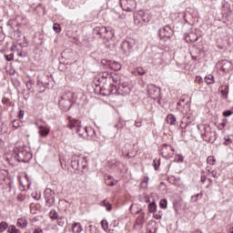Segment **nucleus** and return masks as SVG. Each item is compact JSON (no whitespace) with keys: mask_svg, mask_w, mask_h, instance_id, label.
Returning <instances> with one entry per match:
<instances>
[{"mask_svg":"<svg viewBox=\"0 0 233 233\" xmlns=\"http://www.w3.org/2000/svg\"><path fill=\"white\" fill-rule=\"evenodd\" d=\"M228 123V119L223 118L221 123L218 124V130H223L227 127Z\"/></svg>","mask_w":233,"mask_h":233,"instance_id":"2f4dec72","label":"nucleus"},{"mask_svg":"<svg viewBox=\"0 0 233 233\" xmlns=\"http://www.w3.org/2000/svg\"><path fill=\"white\" fill-rule=\"evenodd\" d=\"M115 128L119 130V128H123V126H119V124L115 125Z\"/></svg>","mask_w":233,"mask_h":233,"instance_id":"052dcab7","label":"nucleus"},{"mask_svg":"<svg viewBox=\"0 0 233 233\" xmlns=\"http://www.w3.org/2000/svg\"><path fill=\"white\" fill-rule=\"evenodd\" d=\"M37 81H38V83H41V80H40V76H37Z\"/></svg>","mask_w":233,"mask_h":233,"instance_id":"69168bd1","label":"nucleus"},{"mask_svg":"<svg viewBox=\"0 0 233 233\" xmlns=\"http://www.w3.org/2000/svg\"><path fill=\"white\" fill-rule=\"evenodd\" d=\"M106 76H108L107 74H103L102 77H96L95 79V92H97L99 90V88H97V85H99L100 86H105V85L106 84Z\"/></svg>","mask_w":233,"mask_h":233,"instance_id":"dca6fc26","label":"nucleus"},{"mask_svg":"<svg viewBox=\"0 0 233 233\" xmlns=\"http://www.w3.org/2000/svg\"><path fill=\"white\" fill-rule=\"evenodd\" d=\"M195 83H198V85H201L203 83V77L196 76Z\"/></svg>","mask_w":233,"mask_h":233,"instance_id":"864d4df0","label":"nucleus"},{"mask_svg":"<svg viewBox=\"0 0 233 233\" xmlns=\"http://www.w3.org/2000/svg\"><path fill=\"white\" fill-rule=\"evenodd\" d=\"M176 121H177L176 116L168 115L167 116V122L168 123V125H176Z\"/></svg>","mask_w":233,"mask_h":233,"instance_id":"cd10ccee","label":"nucleus"},{"mask_svg":"<svg viewBox=\"0 0 233 233\" xmlns=\"http://www.w3.org/2000/svg\"><path fill=\"white\" fill-rule=\"evenodd\" d=\"M27 83L32 86V85H34V80L30 79L29 81H27Z\"/></svg>","mask_w":233,"mask_h":233,"instance_id":"680f3d73","label":"nucleus"},{"mask_svg":"<svg viewBox=\"0 0 233 233\" xmlns=\"http://www.w3.org/2000/svg\"><path fill=\"white\" fill-rule=\"evenodd\" d=\"M57 219H58L57 225L59 227H64L65 226V217H59Z\"/></svg>","mask_w":233,"mask_h":233,"instance_id":"a18cd8bd","label":"nucleus"},{"mask_svg":"<svg viewBox=\"0 0 233 233\" xmlns=\"http://www.w3.org/2000/svg\"><path fill=\"white\" fill-rule=\"evenodd\" d=\"M221 95L227 99L228 97V86H225L224 89L221 90Z\"/></svg>","mask_w":233,"mask_h":233,"instance_id":"4c0bfd02","label":"nucleus"},{"mask_svg":"<svg viewBox=\"0 0 233 233\" xmlns=\"http://www.w3.org/2000/svg\"><path fill=\"white\" fill-rule=\"evenodd\" d=\"M229 233H233V227L229 228Z\"/></svg>","mask_w":233,"mask_h":233,"instance_id":"0e129e2a","label":"nucleus"},{"mask_svg":"<svg viewBox=\"0 0 233 233\" xmlns=\"http://www.w3.org/2000/svg\"><path fill=\"white\" fill-rule=\"evenodd\" d=\"M100 207H105L106 208L107 212H110L112 210V204L108 202V200H102L100 202Z\"/></svg>","mask_w":233,"mask_h":233,"instance_id":"b1692460","label":"nucleus"},{"mask_svg":"<svg viewBox=\"0 0 233 233\" xmlns=\"http://www.w3.org/2000/svg\"><path fill=\"white\" fill-rule=\"evenodd\" d=\"M145 224V212H139L138 217L137 218L136 225L138 227H143Z\"/></svg>","mask_w":233,"mask_h":233,"instance_id":"5701e85b","label":"nucleus"},{"mask_svg":"<svg viewBox=\"0 0 233 233\" xmlns=\"http://www.w3.org/2000/svg\"><path fill=\"white\" fill-rule=\"evenodd\" d=\"M134 76H145L147 71L143 67H137L135 71L132 72Z\"/></svg>","mask_w":233,"mask_h":233,"instance_id":"a878e982","label":"nucleus"},{"mask_svg":"<svg viewBox=\"0 0 233 233\" xmlns=\"http://www.w3.org/2000/svg\"><path fill=\"white\" fill-rule=\"evenodd\" d=\"M49 218L54 221L56 219H59V215L57 214V211H56V209H52L49 212Z\"/></svg>","mask_w":233,"mask_h":233,"instance_id":"c756f323","label":"nucleus"},{"mask_svg":"<svg viewBox=\"0 0 233 233\" xmlns=\"http://www.w3.org/2000/svg\"><path fill=\"white\" fill-rule=\"evenodd\" d=\"M147 96L151 97V99L157 100L161 97V88L154 84L147 85Z\"/></svg>","mask_w":233,"mask_h":233,"instance_id":"423d86ee","label":"nucleus"},{"mask_svg":"<svg viewBox=\"0 0 233 233\" xmlns=\"http://www.w3.org/2000/svg\"><path fill=\"white\" fill-rule=\"evenodd\" d=\"M158 35L160 39H165V37L170 39L174 35V30H172L170 25H165L162 29L158 30Z\"/></svg>","mask_w":233,"mask_h":233,"instance_id":"f8f14e48","label":"nucleus"},{"mask_svg":"<svg viewBox=\"0 0 233 233\" xmlns=\"http://www.w3.org/2000/svg\"><path fill=\"white\" fill-rule=\"evenodd\" d=\"M201 198V194H197L191 197V199L194 203L198 202V198Z\"/></svg>","mask_w":233,"mask_h":233,"instance_id":"603ef678","label":"nucleus"},{"mask_svg":"<svg viewBox=\"0 0 233 233\" xmlns=\"http://www.w3.org/2000/svg\"><path fill=\"white\" fill-rule=\"evenodd\" d=\"M7 233H21V230L17 229L15 226L11 225L7 229Z\"/></svg>","mask_w":233,"mask_h":233,"instance_id":"72a5a7b5","label":"nucleus"},{"mask_svg":"<svg viewBox=\"0 0 233 233\" xmlns=\"http://www.w3.org/2000/svg\"><path fill=\"white\" fill-rule=\"evenodd\" d=\"M72 232L73 233H81V232H83V226H81V223H79V222L73 223Z\"/></svg>","mask_w":233,"mask_h":233,"instance_id":"4be33fe9","label":"nucleus"},{"mask_svg":"<svg viewBox=\"0 0 233 233\" xmlns=\"http://www.w3.org/2000/svg\"><path fill=\"white\" fill-rule=\"evenodd\" d=\"M109 67H110L112 70H116V71L121 70V64H119L118 62L114 61V62H111V63L109 64Z\"/></svg>","mask_w":233,"mask_h":233,"instance_id":"393cba45","label":"nucleus"},{"mask_svg":"<svg viewBox=\"0 0 233 233\" xmlns=\"http://www.w3.org/2000/svg\"><path fill=\"white\" fill-rule=\"evenodd\" d=\"M101 227L105 232L108 230V221L106 219L101 220Z\"/></svg>","mask_w":233,"mask_h":233,"instance_id":"e433bc0d","label":"nucleus"},{"mask_svg":"<svg viewBox=\"0 0 233 233\" xmlns=\"http://www.w3.org/2000/svg\"><path fill=\"white\" fill-rule=\"evenodd\" d=\"M94 35H99V37H103V34H109L111 35V37H114V31L113 30H110L108 31L106 29V27L101 25V26H96L95 29H94Z\"/></svg>","mask_w":233,"mask_h":233,"instance_id":"4468645a","label":"nucleus"},{"mask_svg":"<svg viewBox=\"0 0 233 233\" xmlns=\"http://www.w3.org/2000/svg\"><path fill=\"white\" fill-rule=\"evenodd\" d=\"M205 83H207V85H214V83H215L214 76L208 75V76H206Z\"/></svg>","mask_w":233,"mask_h":233,"instance_id":"473e14b6","label":"nucleus"},{"mask_svg":"<svg viewBox=\"0 0 233 233\" xmlns=\"http://www.w3.org/2000/svg\"><path fill=\"white\" fill-rule=\"evenodd\" d=\"M217 68H219L224 74H228L232 70V64L227 59L218 60L216 64Z\"/></svg>","mask_w":233,"mask_h":233,"instance_id":"1a4fd4ad","label":"nucleus"},{"mask_svg":"<svg viewBox=\"0 0 233 233\" xmlns=\"http://www.w3.org/2000/svg\"><path fill=\"white\" fill-rule=\"evenodd\" d=\"M16 227L22 229L26 228V227H28V220H26V218H18L16 222Z\"/></svg>","mask_w":233,"mask_h":233,"instance_id":"412c9836","label":"nucleus"},{"mask_svg":"<svg viewBox=\"0 0 233 233\" xmlns=\"http://www.w3.org/2000/svg\"><path fill=\"white\" fill-rule=\"evenodd\" d=\"M106 185H107V187H114L116 185L112 180V177L107 176V178L106 179Z\"/></svg>","mask_w":233,"mask_h":233,"instance_id":"ea45409f","label":"nucleus"},{"mask_svg":"<svg viewBox=\"0 0 233 233\" xmlns=\"http://www.w3.org/2000/svg\"><path fill=\"white\" fill-rule=\"evenodd\" d=\"M6 228H9L8 223H6L5 221H2L0 223V233L5 232Z\"/></svg>","mask_w":233,"mask_h":233,"instance_id":"c9c22d12","label":"nucleus"},{"mask_svg":"<svg viewBox=\"0 0 233 233\" xmlns=\"http://www.w3.org/2000/svg\"><path fill=\"white\" fill-rule=\"evenodd\" d=\"M17 201H25V199H26V197L23 194V193H20L17 195Z\"/></svg>","mask_w":233,"mask_h":233,"instance_id":"49530a36","label":"nucleus"},{"mask_svg":"<svg viewBox=\"0 0 233 233\" xmlns=\"http://www.w3.org/2000/svg\"><path fill=\"white\" fill-rule=\"evenodd\" d=\"M14 154L15 159L19 163H28L32 159V153L26 147H15Z\"/></svg>","mask_w":233,"mask_h":233,"instance_id":"f257e3e1","label":"nucleus"},{"mask_svg":"<svg viewBox=\"0 0 233 233\" xmlns=\"http://www.w3.org/2000/svg\"><path fill=\"white\" fill-rule=\"evenodd\" d=\"M44 198L46 200V207H54V203H56V193L54 190L50 188H46L44 192Z\"/></svg>","mask_w":233,"mask_h":233,"instance_id":"0eeeda50","label":"nucleus"},{"mask_svg":"<svg viewBox=\"0 0 233 233\" xmlns=\"http://www.w3.org/2000/svg\"><path fill=\"white\" fill-rule=\"evenodd\" d=\"M79 163H80V157L76 155H73L71 157V167L75 170H79Z\"/></svg>","mask_w":233,"mask_h":233,"instance_id":"6ab92c4d","label":"nucleus"},{"mask_svg":"<svg viewBox=\"0 0 233 233\" xmlns=\"http://www.w3.org/2000/svg\"><path fill=\"white\" fill-rule=\"evenodd\" d=\"M58 106L60 110L63 112H68L70 108H72V101L70 99H65L64 97H60L58 100Z\"/></svg>","mask_w":233,"mask_h":233,"instance_id":"ddd939ff","label":"nucleus"},{"mask_svg":"<svg viewBox=\"0 0 233 233\" xmlns=\"http://www.w3.org/2000/svg\"><path fill=\"white\" fill-rule=\"evenodd\" d=\"M154 218H155V219H161V215H159V214H155V215H154Z\"/></svg>","mask_w":233,"mask_h":233,"instance_id":"13d9d810","label":"nucleus"},{"mask_svg":"<svg viewBox=\"0 0 233 233\" xmlns=\"http://www.w3.org/2000/svg\"><path fill=\"white\" fill-rule=\"evenodd\" d=\"M77 135L83 139H94L96 130L90 127H84L77 129Z\"/></svg>","mask_w":233,"mask_h":233,"instance_id":"39448f33","label":"nucleus"},{"mask_svg":"<svg viewBox=\"0 0 233 233\" xmlns=\"http://www.w3.org/2000/svg\"><path fill=\"white\" fill-rule=\"evenodd\" d=\"M38 134H39L40 137H46V136H48V134H50V127L39 126L38 127Z\"/></svg>","mask_w":233,"mask_h":233,"instance_id":"aec40b11","label":"nucleus"},{"mask_svg":"<svg viewBox=\"0 0 233 233\" xmlns=\"http://www.w3.org/2000/svg\"><path fill=\"white\" fill-rule=\"evenodd\" d=\"M142 183H148V177H147L146 179H144V181H142Z\"/></svg>","mask_w":233,"mask_h":233,"instance_id":"e2e57ef3","label":"nucleus"},{"mask_svg":"<svg viewBox=\"0 0 233 233\" xmlns=\"http://www.w3.org/2000/svg\"><path fill=\"white\" fill-rule=\"evenodd\" d=\"M207 162L208 165H215L216 163V158L213 157V156H209L208 158H207Z\"/></svg>","mask_w":233,"mask_h":233,"instance_id":"c03bdc74","label":"nucleus"},{"mask_svg":"<svg viewBox=\"0 0 233 233\" xmlns=\"http://www.w3.org/2000/svg\"><path fill=\"white\" fill-rule=\"evenodd\" d=\"M185 39L187 43H196L199 39V35H198V33L196 31H191L187 34H185Z\"/></svg>","mask_w":233,"mask_h":233,"instance_id":"2eb2a0df","label":"nucleus"},{"mask_svg":"<svg viewBox=\"0 0 233 233\" xmlns=\"http://www.w3.org/2000/svg\"><path fill=\"white\" fill-rule=\"evenodd\" d=\"M135 127L137 128H141L142 127V122L141 121H135Z\"/></svg>","mask_w":233,"mask_h":233,"instance_id":"5fc2aeb1","label":"nucleus"},{"mask_svg":"<svg viewBox=\"0 0 233 233\" xmlns=\"http://www.w3.org/2000/svg\"><path fill=\"white\" fill-rule=\"evenodd\" d=\"M138 45L139 44L137 43V40L134 38H127L124 40L121 44V50L124 56H126V57H128V56H130L132 52H134L135 48H137Z\"/></svg>","mask_w":233,"mask_h":233,"instance_id":"f03ea898","label":"nucleus"},{"mask_svg":"<svg viewBox=\"0 0 233 233\" xmlns=\"http://www.w3.org/2000/svg\"><path fill=\"white\" fill-rule=\"evenodd\" d=\"M18 119H23L25 117V110L20 109L17 115Z\"/></svg>","mask_w":233,"mask_h":233,"instance_id":"de8ad7c7","label":"nucleus"},{"mask_svg":"<svg viewBox=\"0 0 233 233\" xmlns=\"http://www.w3.org/2000/svg\"><path fill=\"white\" fill-rule=\"evenodd\" d=\"M96 88H98L96 92L102 96H119V86L114 84H110L108 87L96 84Z\"/></svg>","mask_w":233,"mask_h":233,"instance_id":"20e7f679","label":"nucleus"},{"mask_svg":"<svg viewBox=\"0 0 233 233\" xmlns=\"http://www.w3.org/2000/svg\"><path fill=\"white\" fill-rule=\"evenodd\" d=\"M198 128H202L204 130V133L201 135L203 141H206L207 143H214L216 139H218V133H216L215 130H212L210 127L201 125L198 126Z\"/></svg>","mask_w":233,"mask_h":233,"instance_id":"7ed1b4c3","label":"nucleus"},{"mask_svg":"<svg viewBox=\"0 0 233 233\" xmlns=\"http://www.w3.org/2000/svg\"><path fill=\"white\" fill-rule=\"evenodd\" d=\"M120 6L125 12H134L136 0H120Z\"/></svg>","mask_w":233,"mask_h":233,"instance_id":"9b49d317","label":"nucleus"},{"mask_svg":"<svg viewBox=\"0 0 233 233\" xmlns=\"http://www.w3.org/2000/svg\"><path fill=\"white\" fill-rule=\"evenodd\" d=\"M111 78L116 85H121V76L119 75L115 74L111 76Z\"/></svg>","mask_w":233,"mask_h":233,"instance_id":"f704fd0d","label":"nucleus"},{"mask_svg":"<svg viewBox=\"0 0 233 233\" xmlns=\"http://www.w3.org/2000/svg\"><path fill=\"white\" fill-rule=\"evenodd\" d=\"M18 57H26V53L23 52V50H17Z\"/></svg>","mask_w":233,"mask_h":233,"instance_id":"09e8293b","label":"nucleus"},{"mask_svg":"<svg viewBox=\"0 0 233 233\" xmlns=\"http://www.w3.org/2000/svg\"><path fill=\"white\" fill-rule=\"evenodd\" d=\"M33 233H43V229L36 228Z\"/></svg>","mask_w":233,"mask_h":233,"instance_id":"4d7b16f0","label":"nucleus"},{"mask_svg":"<svg viewBox=\"0 0 233 233\" xmlns=\"http://www.w3.org/2000/svg\"><path fill=\"white\" fill-rule=\"evenodd\" d=\"M159 165H161V158L153 160V167L155 170H157L159 168Z\"/></svg>","mask_w":233,"mask_h":233,"instance_id":"58836bf2","label":"nucleus"},{"mask_svg":"<svg viewBox=\"0 0 233 233\" xmlns=\"http://www.w3.org/2000/svg\"><path fill=\"white\" fill-rule=\"evenodd\" d=\"M148 210L149 212L153 213L157 211V205H156V202H151L148 205Z\"/></svg>","mask_w":233,"mask_h":233,"instance_id":"7c9ffc66","label":"nucleus"},{"mask_svg":"<svg viewBox=\"0 0 233 233\" xmlns=\"http://www.w3.org/2000/svg\"><path fill=\"white\" fill-rule=\"evenodd\" d=\"M12 127L15 129L20 128V127H23V121L20 119H15L12 121Z\"/></svg>","mask_w":233,"mask_h":233,"instance_id":"bb28decb","label":"nucleus"},{"mask_svg":"<svg viewBox=\"0 0 233 233\" xmlns=\"http://www.w3.org/2000/svg\"><path fill=\"white\" fill-rule=\"evenodd\" d=\"M202 183H205L207 181V178H201Z\"/></svg>","mask_w":233,"mask_h":233,"instance_id":"338daca9","label":"nucleus"},{"mask_svg":"<svg viewBox=\"0 0 233 233\" xmlns=\"http://www.w3.org/2000/svg\"><path fill=\"white\" fill-rule=\"evenodd\" d=\"M5 58L6 61H13L14 60V54L5 55Z\"/></svg>","mask_w":233,"mask_h":233,"instance_id":"3c124183","label":"nucleus"},{"mask_svg":"<svg viewBox=\"0 0 233 233\" xmlns=\"http://www.w3.org/2000/svg\"><path fill=\"white\" fill-rule=\"evenodd\" d=\"M184 159L183 156L176 155L174 161L175 163H183Z\"/></svg>","mask_w":233,"mask_h":233,"instance_id":"37998d69","label":"nucleus"},{"mask_svg":"<svg viewBox=\"0 0 233 233\" xmlns=\"http://www.w3.org/2000/svg\"><path fill=\"white\" fill-rule=\"evenodd\" d=\"M192 121H194V116H189V115L184 116L182 119V123H185L186 125H190V123H192Z\"/></svg>","mask_w":233,"mask_h":233,"instance_id":"c85d7f7f","label":"nucleus"},{"mask_svg":"<svg viewBox=\"0 0 233 233\" xmlns=\"http://www.w3.org/2000/svg\"><path fill=\"white\" fill-rule=\"evenodd\" d=\"M9 101H10V99L6 98L5 96H4V97L2 98V104H3V105H6Z\"/></svg>","mask_w":233,"mask_h":233,"instance_id":"6e6d98bb","label":"nucleus"},{"mask_svg":"<svg viewBox=\"0 0 233 233\" xmlns=\"http://www.w3.org/2000/svg\"><path fill=\"white\" fill-rule=\"evenodd\" d=\"M128 94H130V87L125 84L119 85L118 96H128Z\"/></svg>","mask_w":233,"mask_h":233,"instance_id":"a211bd4d","label":"nucleus"},{"mask_svg":"<svg viewBox=\"0 0 233 233\" xmlns=\"http://www.w3.org/2000/svg\"><path fill=\"white\" fill-rule=\"evenodd\" d=\"M53 30L56 34H59L61 32V25L59 24H54Z\"/></svg>","mask_w":233,"mask_h":233,"instance_id":"79ce46f5","label":"nucleus"},{"mask_svg":"<svg viewBox=\"0 0 233 233\" xmlns=\"http://www.w3.org/2000/svg\"><path fill=\"white\" fill-rule=\"evenodd\" d=\"M168 205V201L166 198H163L159 202L160 208H167V206Z\"/></svg>","mask_w":233,"mask_h":233,"instance_id":"a19ab883","label":"nucleus"},{"mask_svg":"<svg viewBox=\"0 0 233 233\" xmlns=\"http://www.w3.org/2000/svg\"><path fill=\"white\" fill-rule=\"evenodd\" d=\"M231 115H232V110H226L223 112L224 117H230Z\"/></svg>","mask_w":233,"mask_h":233,"instance_id":"8fccbe9b","label":"nucleus"},{"mask_svg":"<svg viewBox=\"0 0 233 233\" xmlns=\"http://www.w3.org/2000/svg\"><path fill=\"white\" fill-rule=\"evenodd\" d=\"M174 147L172 146L164 144L162 145L161 148L159 149L160 155L165 159H169V157H174Z\"/></svg>","mask_w":233,"mask_h":233,"instance_id":"6e6552de","label":"nucleus"},{"mask_svg":"<svg viewBox=\"0 0 233 233\" xmlns=\"http://www.w3.org/2000/svg\"><path fill=\"white\" fill-rule=\"evenodd\" d=\"M83 127H84L81 126V121L79 119L74 118L72 116H67V128L75 131L77 134V130Z\"/></svg>","mask_w":233,"mask_h":233,"instance_id":"9d476101","label":"nucleus"},{"mask_svg":"<svg viewBox=\"0 0 233 233\" xmlns=\"http://www.w3.org/2000/svg\"><path fill=\"white\" fill-rule=\"evenodd\" d=\"M27 90H30L32 88V85H30L28 82L25 85Z\"/></svg>","mask_w":233,"mask_h":233,"instance_id":"bf43d9fd","label":"nucleus"},{"mask_svg":"<svg viewBox=\"0 0 233 233\" xmlns=\"http://www.w3.org/2000/svg\"><path fill=\"white\" fill-rule=\"evenodd\" d=\"M16 34H17V35H19V34H21L19 31H16Z\"/></svg>","mask_w":233,"mask_h":233,"instance_id":"774afa93","label":"nucleus"},{"mask_svg":"<svg viewBox=\"0 0 233 233\" xmlns=\"http://www.w3.org/2000/svg\"><path fill=\"white\" fill-rule=\"evenodd\" d=\"M80 163H82V165L78 166V170L85 174V172L88 171V160L86 157H80Z\"/></svg>","mask_w":233,"mask_h":233,"instance_id":"f3484780","label":"nucleus"}]
</instances>
